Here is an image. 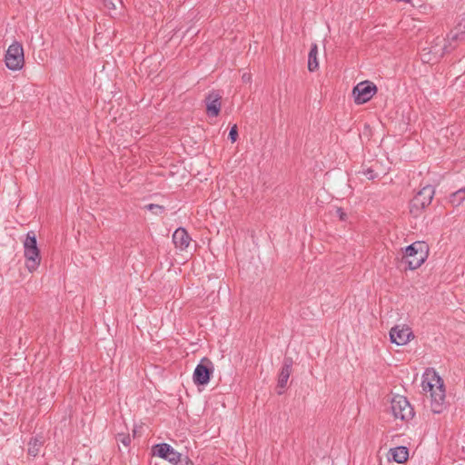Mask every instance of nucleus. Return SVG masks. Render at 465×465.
<instances>
[{
	"label": "nucleus",
	"mask_w": 465,
	"mask_h": 465,
	"mask_svg": "<svg viewBox=\"0 0 465 465\" xmlns=\"http://www.w3.org/2000/svg\"><path fill=\"white\" fill-rule=\"evenodd\" d=\"M337 213L341 220L344 221L346 219V213L343 212L341 208L337 209Z\"/></svg>",
	"instance_id": "22"
},
{
	"label": "nucleus",
	"mask_w": 465,
	"mask_h": 465,
	"mask_svg": "<svg viewBox=\"0 0 465 465\" xmlns=\"http://www.w3.org/2000/svg\"><path fill=\"white\" fill-rule=\"evenodd\" d=\"M104 7L108 10L112 11L115 9V5L112 0H103Z\"/></svg>",
	"instance_id": "19"
},
{
	"label": "nucleus",
	"mask_w": 465,
	"mask_h": 465,
	"mask_svg": "<svg viewBox=\"0 0 465 465\" xmlns=\"http://www.w3.org/2000/svg\"><path fill=\"white\" fill-rule=\"evenodd\" d=\"M435 190L431 185H426L420 189L410 203V213L417 217L430 204Z\"/></svg>",
	"instance_id": "4"
},
{
	"label": "nucleus",
	"mask_w": 465,
	"mask_h": 465,
	"mask_svg": "<svg viewBox=\"0 0 465 465\" xmlns=\"http://www.w3.org/2000/svg\"><path fill=\"white\" fill-rule=\"evenodd\" d=\"M120 440L124 446H128L131 442V439L129 436H123V438Z\"/></svg>",
	"instance_id": "23"
},
{
	"label": "nucleus",
	"mask_w": 465,
	"mask_h": 465,
	"mask_svg": "<svg viewBox=\"0 0 465 465\" xmlns=\"http://www.w3.org/2000/svg\"><path fill=\"white\" fill-rule=\"evenodd\" d=\"M222 96L217 91H211L205 97L206 114L209 117H216L221 111Z\"/></svg>",
	"instance_id": "10"
},
{
	"label": "nucleus",
	"mask_w": 465,
	"mask_h": 465,
	"mask_svg": "<svg viewBox=\"0 0 465 465\" xmlns=\"http://www.w3.org/2000/svg\"><path fill=\"white\" fill-rule=\"evenodd\" d=\"M318 46L316 44L311 45V49L308 54V69L310 72H314L319 68L318 63Z\"/></svg>",
	"instance_id": "15"
},
{
	"label": "nucleus",
	"mask_w": 465,
	"mask_h": 465,
	"mask_svg": "<svg viewBox=\"0 0 465 465\" xmlns=\"http://www.w3.org/2000/svg\"><path fill=\"white\" fill-rule=\"evenodd\" d=\"M460 193H465V187L457 190L455 192V196H457V195L459 196V195H460Z\"/></svg>",
	"instance_id": "25"
},
{
	"label": "nucleus",
	"mask_w": 465,
	"mask_h": 465,
	"mask_svg": "<svg viewBox=\"0 0 465 465\" xmlns=\"http://www.w3.org/2000/svg\"><path fill=\"white\" fill-rule=\"evenodd\" d=\"M409 458V450L405 446H398L389 450L388 460L397 463H403Z\"/></svg>",
	"instance_id": "13"
},
{
	"label": "nucleus",
	"mask_w": 465,
	"mask_h": 465,
	"mask_svg": "<svg viewBox=\"0 0 465 465\" xmlns=\"http://www.w3.org/2000/svg\"><path fill=\"white\" fill-rule=\"evenodd\" d=\"M146 208L148 210H151V211H155V210H159V211H163V207L161 206V205H158V204H153V203H150L146 206Z\"/></svg>",
	"instance_id": "21"
},
{
	"label": "nucleus",
	"mask_w": 465,
	"mask_h": 465,
	"mask_svg": "<svg viewBox=\"0 0 465 465\" xmlns=\"http://www.w3.org/2000/svg\"><path fill=\"white\" fill-rule=\"evenodd\" d=\"M242 78V81L245 83H248L251 81V75L247 74H243Z\"/></svg>",
	"instance_id": "24"
},
{
	"label": "nucleus",
	"mask_w": 465,
	"mask_h": 465,
	"mask_svg": "<svg viewBox=\"0 0 465 465\" xmlns=\"http://www.w3.org/2000/svg\"><path fill=\"white\" fill-rule=\"evenodd\" d=\"M391 411L394 419L409 421L414 416V410L406 397L394 395L391 399Z\"/></svg>",
	"instance_id": "5"
},
{
	"label": "nucleus",
	"mask_w": 465,
	"mask_h": 465,
	"mask_svg": "<svg viewBox=\"0 0 465 465\" xmlns=\"http://www.w3.org/2000/svg\"><path fill=\"white\" fill-rule=\"evenodd\" d=\"M191 237L184 228H178L173 234V242L176 248L185 250L190 244Z\"/></svg>",
	"instance_id": "12"
},
{
	"label": "nucleus",
	"mask_w": 465,
	"mask_h": 465,
	"mask_svg": "<svg viewBox=\"0 0 465 465\" xmlns=\"http://www.w3.org/2000/svg\"><path fill=\"white\" fill-rule=\"evenodd\" d=\"M465 200V193L455 196V192L450 195V203L454 205H460Z\"/></svg>",
	"instance_id": "17"
},
{
	"label": "nucleus",
	"mask_w": 465,
	"mask_h": 465,
	"mask_svg": "<svg viewBox=\"0 0 465 465\" xmlns=\"http://www.w3.org/2000/svg\"><path fill=\"white\" fill-rule=\"evenodd\" d=\"M423 391L430 393V409L435 414L442 413L446 408V391L442 378L432 369L425 371L422 376Z\"/></svg>",
	"instance_id": "1"
},
{
	"label": "nucleus",
	"mask_w": 465,
	"mask_h": 465,
	"mask_svg": "<svg viewBox=\"0 0 465 465\" xmlns=\"http://www.w3.org/2000/svg\"><path fill=\"white\" fill-rule=\"evenodd\" d=\"M390 338L392 343L401 346L407 344L413 338L412 331L406 325H396L390 331Z\"/></svg>",
	"instance_id": "8"
},
{
	"label": "nucleus",
	"mask_w": 465,
	"mask_h": 465,
	"mask_svg": "<svg viewBox=\"0 0 465 465\" xmlns=\"http://www.w3.org/2000/svg\"><path fill=\"white\" fill-rule=\"evenodd\" d=\"M211 367L203 364H197L193 374V380L196 385H205L210 381L213 373L212 362L208 361Z\"/></svg>",
	"instance_id": "11"
},
{
	"label": "nucleus",
	"mask_w": 465,
	"mask_h": 465,
	"mask_svg": "<svg viewBox=\"0 0 465 465\" xmlns=\"http://www.w3.org/2000/svg\"><path fill=\"white\" fill-rule=\"evenodd\" d=\"M5 65L9 70L18 71L23 68L25 64L24 49L19 42L12 43L5 55Z\"/></svg>",
	"instance_id": "6"
},
{
	"label": "nucleus",
	"mask_w": 465,
	"mask_h": 465,
	"mask_svg": "<svg viewBox=\"0 0 465 465\" xmlns=\"http://www.w3.org/2000/svg\"><path fill=\"white\" fill-rule=\"evenodd\" d=\"M363 173L367 176L368 179L373 180L376 178L377 174L374 173V171L371 168L367 169L363 172Z\"/></svg>",
	"instance_id": "20"
},
{
	"label": "nucleus",
	"mask_w": 465,
	"mask_h": 465,
	"mask_svg": "<svg viewBox=\"0 0 465 465\" xmlns=\"http://www.w3.org/2000/svg\"><path fill=\"white\" fill-rule=\"evenodd\" d=\"M292 360L291 358H285L279 374L278 387L282 389H284L286 387L288 380L292 373Z\"/></svg>",
	"instance_id": "14"
},
{
	"label": "nucleus",
	"mask_w": 465,
	"mask_h": 465,
	"mask_svg": "<svg viewBox=\"0 0 465 465\" xmlns=\"http://www.w3.org/2000/svg\"><path fill=\"white\" fill-rule=\"evenodd\" d=\"M376 92L377 87L371 81H362L357 84L352 90L355 104H362L369 102Z\"/></svg>",
	"instance_id": "7"
},
{
	"label": "nucleus",
	"mask_w": 465,
	"mask_h": 465,
	"mask_svg": "<svg viewBox=\"0 0 465 465\" xmlns=\"http://www.w3.org/2000/svg\"><path fill=\"white\" fill-rule=\"evenodd\" d=\"M237 137H238L237 125H236V124H234V125H233V126H232V128L230 129L228 138L231 140V142H232V143H234V142H236Z\"/></svg>",
	"instance_id": "18"
},
{
	"label": "nucleus",
	"mask_w": 465,
	"mask_h": 465,
	"mask_svg": "<svg viewBox=\"0 0 465 465\" xmlns=\"http://www.w3.org/2000/svg\"><path fill=\"white\" fill-rule=\"evenodd\" d=\"M153 454L167 460L173 464H177L181 460V454L175 451L169 444L160 443L153 447Z\"/></svg>",
	"instance_id": "9"
},
{
	"label": "nucleus",
	"mask_w": 465,
	"mask_h": 465,
	"mask_svg": "<svg viewBox=\"0 0 465 465\" xmlns=\"http://www.w3.org/2000/svg\"><path fill=\"white\" fill-rule=\"evenodd\" d=\"M44 441L42 437L37 436L35 438H32L30 441L28 442V454L32 457H36L38 453L40 452V449L43 446Z\"/></svg>",
	"instance_id": "16"
},
{
	"label": "nucleus",
	"mask_w": 465,
	"mask_h": 465,
	"mask_svg": "<svg viewBox=\"0 0 465 465\" xmlns=\"http://www.w3.org/2000/svg\"><path fill=\"white\" fill-rule=\"evenodd\" d=\"M25 267L33 272L37 270L41 263L40 251L37 246L36 236L34 231H29L23 242Z\"/></svg>",
	"instance_id": "2"
},
{
	"label": "nucleus",
	"mask_w": 465,
	"mask_h": 465,
	"mask_svg": "<svg viewBox=\"0 0 465 465\" xmlns=\"http://www.w3.org/2000/svg\"><path fill=\"white\" fill-rule=\"evenodd\" d=\"M427 258L426 246L423 242H415L405 248L403 259L410 270L419 268Z\"/></svg>",
	"instance_id": "3"
}]
</instances>
